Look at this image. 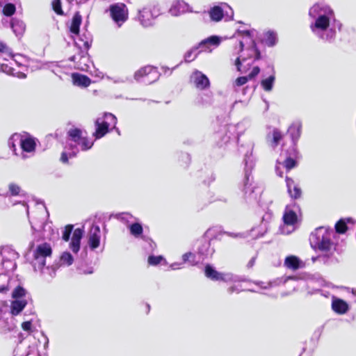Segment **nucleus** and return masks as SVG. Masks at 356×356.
<instances>
[{
    "label": "nucleus",
    "mask_w": 356,
    "mask_h": 356,
    "mask_svg": "<svg viewBox=\"0 0 356 356\" xmlns=\"http://www.w3.org/2000/svg\"><path fill=\"white\" fill-rule=\"evenodd\" d=\"M309 15L314 19L310 24L312 33L319 39L332 43L336 37V28H341V23L337 22L334 11L324 3L314 4L309 11Z\"/></svg>",
    "instance_id": "obj_1"
},
{
    "label": "nucleus",
    "mask_w": 356,
    "mask_h": 356,
    "mask_svg": "<svg viewBox=\"0 0 356 356\" xmlns=\"http://www.w3.org/2000/svg\"><path fill=\"white\" fill-rule=\"evenodd\" d=\"M254 145L250 143L248 144V150L245 154L243 163L244 179L240 186V189L243 192V197L245 202L249 205H254L259 203L262 189L253 181L251 175L252 170L255 165V158L253 156Z\"/></svg>",
    "instance_id": "obj_2"
},
{
    "label": "nucleus",
    "mask_w": 356,
    "mask_h": 356,
    "mask_svg": "<svg viewBox=\"0 0 356 356\" xmlns=\"http://www.w3.org/2000/svg\"><path fill=\"white\" fill-rule=\"evenodd\" d=\"M236 33L241 39L239 40L238 44L234 47V54L238 55L245 50L248 53L254 54V60H259L261 52L254 40L255 33H257L256 30L238 29Z\"/></svg>",
    "instance_id": "obj_3"
},
{
    "label": "nucleus",
    "mask_w": 356,
    "mask_h": 356,
    "mask_svg": "<svg viewBox=\"0 0 356 356\" xmlns=\"http://www.w3.org/2000/svg\"><path fill=\"white\" fill-rule=\"evenodd\" d=\"M83 136L82 131L78 128L70 129L67 131L66 145L60 156V161L63 163H67L70 158L76 156L79 152L78 145Z\"/></svg>",
    "instance_id": "obj_4"
},
{
    "label": "nucleus",
    "mask_w": 356,
    "mask_h": 356,
    "mask_svg": "<svg viewBox=\"0 0 356 356\" xmlns=\"http://www.w3.org/2000/svg\"><path fill=\"white\" fill-rule=\"evenodd\" d=\"M311 244L321 252H329L333 246L330 232L323 226L317 227L312 234Z\"/></svg>",
    "instance_id": "obj_5"
},
{
    "label": "nucleus",
    "mask_w": 356,
    "mask_h": 356,
    "mask_svg": "<svg viewBox=\"0 0 356 356\" xmlns=\"http://www.w3.org/2000/svg\"><path fill=\"white\" fill-rule=\"evenodd\" d=\"M111 220H117L121 222H139L137 218L128 212L115 214L97 212L89 216L85 222H106Z\"/></svg>",
    "instance_id": "obj_6"
},
{
    "label": "nucleus",
    "mask_w": 356,
    "mask_h": 356,
    "mask_svg": "<svg viewBox=\"0 0 356 356\" xmlns=\"http://www.w3.org/2000/svg\"><path fill=\"white\" fill-rule=\"evenodd\" d=\"M241 124H229L222 127L220 131L215 134V139L218 140V145L222 147L228 143H236L238 141L240 134L238 131Z\"/></svg>",
    "instance_id": "obj_7"
},
{
    "label": "nucleus",
    "mask_w": 356,
    "mask_h": 356,
    "mask_svg": "<svg viewBox=\"0 0 356 356\" xmlns=\"http://www.w3.org/2000/svg\"><path fill=\"white\" fill-rule=\"evenodd\" d=\"M10 140H18L19 142L22 149L20 157L24 160L29 157L26 154L27 153H33L35 150V140L28 133H24L23 135L14 134L11 136Z\"/></svg>",
    "instance_id": "obj_8"
},
{
    "label": "nucleus",
    "mask_w": 356,
    "mask_h": 356,
    "mask_svg": "<svg viewBox=\"0 0 356 356\" xmlns=\"http://www.w3.org/2000/svg\"><path fill=\"white\" fill-rule=\"evenodd\" d=\"M159 76L160 74L157 69L149 65L140 69L134 74V79L137 81L142 82L146 85L155 82L159 79Z\"/></svg>",
    "instance_id": "obj_9"
},
{
    "label": "nucleus",
    "mask_w": 356,
    "mask_h": 356,
    "mask_svg": "<svg viewBox=\"0 0 356 356\" xmlns=\"http://www.w3.org/2000/svg\"><path fill=\"white\" fill-rule=\"evenodd\" d=\"M109 12L111 17L118 27H120L128 19V9L123 3H116L111 5Z\"/></svg>",
    "instance_id": "obj_10"
},
{
    "label": "nucleus",
    "mask_w": 356,
    "mask_h": 356,
    "mask_svg": "<svg viewBox=\"0 0 356 356\" xmlns=\"http://www.w3.org/2000/svg\"><path fill=\"white\" fill-rule=\"evenodd\" d=\"M160 15L156 7L143 8L138 10V20L143 27H149L154 25V19Z\"/></svg>",
    "instance_id": "obj_11"
},
{
    "label": "nucleus",
    "mask_w": 356,
    "mask_h": 356,
    "mask_svg": "<svg viewBox=\"0 0 356 356\" xmlns=\"http://www.w3.org/2000/svg\"><path fill=\"white\" fill-rule=\"evenodd\" d=\"M11 58H13L11 49L0 40V71L4 73H13Z\"/></svg>",
    "instance_id": "obj_12"
},
{
    "label": "nucleus",
    "mask_w": 356,
    "mask_h": 356,
    "mask_svg": "<svg viewBox=\"0 0 356 356\" xmlns=\"http://www.w3.org/2000/svg\"><path fill=\"white\" fill-rule=\"evenodd\" d=\"M74 41L75 46L79 49V56L80 58H84L88 54V50L92 41L91 33L85 31L81 33V35H79L76 38H74Z\"/></svg>",
    "instance_id": "obj_13"
},
{
    "label": "nucleus",
    "mask_w": 356,
    "mask_h": 356,
    "mask_svg": "<svg viewBox=\"0 0 356 356\" xmlns=\"http://www.w3.org/2000/svg\"><path fill=\"white\" fill-rule=\"evenodd\" d=\"M256 60H254V54L248 53L246 56L238 54L235 59L234 65L238 72L245 74L250 70L252 64Z\"/></svg>",
    "instance_id": "obj_14"
},
{
    "label": "nucleus",
    "mask_w": 356,
    "mask_h": 356,
    "mask_svg": "<svg viewBox=\"0 0 356 356\" xmlns=\"http://www.w3.org/2000/svg\"><path fill=\"white\" fill-rule=\"evenodd\" d=\"M223 7H226L229 10V13L227 11H224V8L221 6H215L212 7L209 11V17L211 19L213 22H219L220 21L223 17L225 15L229 20L232 19L233 17L234 12L231 7H229L227 3L221 4Z\"/></svg>",
    "instance_id": "obj_15"
},
{
    "label": "nucleus",
    "mask_w": 356,
    "mask_h": 356,
    "mask_svg": "<svg viewBox=\"0 0 356 356\" xmlns=\"http://www.w3.org/2000/svg\"><path fill=\"white\" fill-rule=\"evenodd\" d=\"M190 81L200 90L207 89L210 86L209 78L202 72L196 70L191 75Z\"/></svg>",
    "instance_id": "obj_16"
},
{
    "label": "nucleus",
    "mask_w": 356,
    "mask_h": 356,
    "mask_svg": "<svg viewBox=\"0 0 356 356\" xmlns=\"http://www.w3.org/2000/svg\"><path fill=\"white\" fill-rule=\"evenodd\" d=\"M101 236L102 233L99 226L92 224L88 235V244L90 250H93L99 248Z\"/></svg>",
    "instance_id": "obj_17"
},
{
    "label": "nucleus",
    "mask_w": 356,
    "mask_h": 356,
    "mask_svg": "<svg viewBox=\"0 0 356 356\" xmlns=\"http://www.w3.org/2000/svg\"><path fill=\"white\" fill-rule=\"evenodd\" d=\"M52 254V248L49 243H43L38 245L33 252V258L35 260L42 259V264L45 265V258L51 257Z\"/></svg>",
    "instance_id": "obj_18"
},
{
    "label": "nucleus",
    "mask_w": 356,
    "mask_h": 356,
    "mask_svg": "<svg viewBox=\"0 0 356 356\" xmlns=\"http://www.w3.org/2000/svg\"><path fill=\"white\" fill-rule=\"evenodd\" d=\"M186 12H192L190 6L182 0H175L169 10L172 16H179Z\"/></svg>",
    "instance_id": "obj_19"
},
{
    "label": "nucleus",
    "mask_w": 356,
    "mask_h": 356,
    "mask_svg": "<svg viewBox=\"0 0 356 356\" xmlns=\"http://www.w3.org/2000/svg\"><path fill=\"white\" fill-rule=\"evenodd\" d=\"M83 228H76L73 231L71 242L70 243V248L75 254L78 253L80 250L81 240L83 236Z\"/></svg>",
    "instance_id": "obj_20"
},
{
    "label": "nucleus",
    "mask_w": 356,
    "mask_h": 356,
    "mask_svg": "<svg viewBox=\"0 0 356 356\" xmlns=\"http://www.w3.org/2000/svg\"><path fill=\"white\" fill-rule=\"evenodd\" d=\"M260 72V68L258 66H255L252 68V71L248 76H239L233 83L234 90L237 92L238 88L244 86L249 80L252 79Z\"/></svg>",
    "instance_id": "obj_21"
},
{
    "label": "nucleus",
    "mask_w": 356,
    "mask_h": 356,
    "mask_svg": "<svg viewBox=\"0 0 356 356\" xmlns=\"http://www.w3.org/2000/svg\"><path fill=\"white\" fill-rule=\"evenodd\" d=\"M284 266L288 269L293 271L302 268L305 266V264L296 255L287 256L284 261Z\"/></svg>",
    "instance_id": "obj_22"
},
{
    "label": "nucleus",
    "mask_w": 356,
    "mask_h": 356,
    "mask_svg": "<svg viewBox=\"0 0 356 356\" xmlns=\"http://www.w3.org/2000/svg\"><path fill=\"white\" fill-rule=\"evenodd\" d=\"M95 131L93 133V136L95 139H99L104 137L108 132L111 128L107 126L104 121H102V118H97L95 122Z\"/></svg>",
    "instance_id": "obj_23"
},
{
    "label": "nucleus",
    "mask_w": 356,
    "mask_h": 356,
    "mask_svg": "<svg viewBox=\"0 0 356 356\" xmlns=\"http://www.w3.org/2000/svg\"><path fill=\"white\" fill-rule=\"evenodd\" d=\"M205 276L213 281H224L225 275L215 270L210 264H207L204 268Z\"/></svg>",
    "instance_id": "obj_24"
},
{
    "label": "nucleus",
    "mask_w": 356,
    "mask_h": 356,
    "mask_svg": "<svg viewBox=\"0 0 356 356\" xmlns=\"http://www.w3.org/2000/svg\"><path fill=\"white\" fill-rule=\"evenodd\" d=\"M286 184L288 193L291 197L298 199L301 196V189L294 183V181L292 179L286 177Z\"/></svg>",
    "instance_id": "obj_25"
},
{
    "label": "nucleus",
    "mask_w": 356,
    "mask_h": 356,
    "mask_svg": "<svg viewBox=\"0 0 356 356\" xmlns=\"http://www.w3.org/2000/svg\"><path fill=\"white\" fill-rule=\"evenodd\" d=\"M221 42V39L219 36L217 35H211L203 40H202L199 44V47L202 49V51H207L209 49V46H215L218 47Z\"/></svg>",
    "instance_id": "obj_26"
},
{
    "label": "nucleus",
    "mask_w": 356,
    "mask_h": 356,
    "mask_svg": "<svg viewBox=\"0 0 356 356\" xmlns=\"http://www.w3.org/2000/svg\"><path fill=\"white\" fill-rule=\"evenodd\" d=\"M301 124L300 122L293 123L288 129V134L290 135L292 143H296L300 136Z\"/></svg>",
    "instance_id": "obj_27"
},
{
    "label": "nucleus",
    "mask_w": 356,
    "mask_h": 356,
    "mask_svg": "<svg viewBox=\"0 0 356 356\" xmlns=\"http://www.w3.org/2000/svg\"><path fill=\"white\" fill-rule=\"evenodd\" d=\"M332 308L336 313L343 314L348 311V305L344 300L336 299L332 301Z\"/></svg>",
    "instance_id": "obj_28"
},
{
    "label": "nucleus",
    "mask_w": 356,
    "mask_h": 356,
    "mask_svg": "<svg viewBox=\"0 0 356 356\" xmlns=\"http://www.w3.org/2000/svg\"><path fill=\"white\" fill-rule=\"evenodd\" d=\"M10 27L17 36L22 35L25 31L24 23L18 19L13 18L10 21Z\"/></svg>",
    "instance_id": "obj_29"
},
{
    "label": "nucleus",
    "mask_w": 356,
    "mask_h": 356,
    "mask_svg": "<svg viewBox=\"0 0 356 356\" xmlns=\"http://www.w3.org/2000/svg\"><path fill=\"white\" fill-rule=\"evenodd\" d=\"M282 220L283 222H298V220H302L301 218H298L296 212L289 207H286Z\"/></svg>",
    "instance_id": "obj_30"
},
{
    "label": "nucleus",
    "mask_w": 356,
    "mask_h": 356,
    "mask_svg": "<svg viewBox=\"0 0 356 356\" xmlns=\"http://www.w3.org/2000/svg\"><path fill=\"white\" fill-rule=\"evenodd\" d=\"M81 21V15L79 14V13H76L72 17V23L70 26V31L72 33L79 35Z\"/></svg>",
    "instance_id": "obj_31"
},
{
    "label": "nucleus",
    "mask_w": 356,
    "mask_h": 356,
    "mask_svg": "<svg viewBox=\"0 0 356 356\" xmlns=\"http://www.w3.org/2000/svg\"><path fill=\"white\" fill-rule=\"evenodd\" d=\"M72 79L74 84L81 87H88L90 83V79L86 75L80 74H73Z\"/></svg>",
    "instance_id": "obj_32"
},
{
    "label": "nucleus",
    "mask_w": 356,
    "mask_h": 356,
    "mask_svg": "<svg viewBox=\"0 0 356 356\" xmlns=\"http://www.w3.org/2000/svg\"><path fill=\"white\" fill-rule=\"evenodd\" d=\"M26 300H15L11 302L10 313L13 316L18 315L26 307Z\"/></svg>",
    "instance_id": "obj_33"
},
{
    "label": "nucleus",
    "mask_w": 356,
    "mask_h": 356,
    "mask_svg": "<svg viewBox=\"0 0 356 356\" xmlns=\"http://www.w3.org/2000/svg\"><path fill=\"white\" fill-rule=\"evenodd\" d=\"M262 42L265 43L268 47H273L277 44V37L275 32L268 31L264 33L262 38Z\"/></svg>",
    "instance_id": "obj_34"
},
{
    "label": "nucleus",
    "mask_w": 356,
    "mask_h": 356,
    "mask_svg": "<svg viewBox=\"0 0 356 356\" xmlns=\"http://www.w3.org/2000/svg\"><path fill=\"white\" fill-rule=\"evenodd\" d=\"M201 51H202V50L200 49L198 44L193 47L184 54L185 62L190 63L194 60L197 56L198 54Z\"/></svg>",
    "instance_id": "obj_35"
},
{
    "label": "nucleus",
    "mask_w": 356,
    "mask_h": 356,
    "mask_svg": "<svg viewBox=\"0 0 356 356\" xmlns=\"http://www.w3.org/2000/svg\"><path fill=\"white\" fill-rule=\"evenodd\" d=\"M275 81V76L273 72V74L270 75L268 77L261 80V86L265 91L270 92L273 88Z\"/></svg>",
    "instance_id": "obj_36"
},
{
    "label": "nucleus",
    "mask_w": 356,
    "mask_h": 356,
    "mask_svg": "<svg viewBox=\"0 0 356 356\" xmlns=\"http://www.w3.org/2000/svg\"><path fill=\"white\" fill-rule=\"evenodd\" d=\"M99 118H102V121H104V123L109 127V128L115 129L117 118L113 114L111 113H104V115Z\"/></svg>",
    "instance_id": "obj_37"
},
{
    "label": "nucleus",
    "mask_w": 356,
    "mask_h": 356,
    "mask_svg": "<svg viewBox=\"0 0 356 356\" xmlns=\"http://www.w3.org/2000/svg\"><path fill=\"white\" fill-rule=\"evenodd\" d=\"M8 192L13 196L20 195L24 196L25 194L22 190L21 187L15 183H10L8 185Z\"/></svg>",
    "instance_id": "obj_38"
},
{
    "label": "nucleus",
    "mask_w": 356,
    "mask_h": 356,
    "mask_svg": "<svg viewBox=\"0 0 356 356\" xmlns=\"http://www.w3.org/2000/svg\"><path fill=\"white\" fill-rule=\"evenodd\" d=\"M93 144L94 142L92 140L88 139L86 136H83L78 147L79 146V149L82 151H87L93 146Z\"/></svg>",
    "instance_id": "obj_39"
},
{
    "label": "nucleus",
    "mask_w": 356,
    "mask_h": 356,
    "mask_svg": "<svg viewBox=\"0 0 356 356\" xmlns=\"http://www.w3.org/2000/svg\"><path fill=\"white\" fill-rule=\"evenodd\" d=\"M296 159H297L286 157L282 165L285 168L287 171H289L297 165Z\"/></svg>",
    "instance_id": "obj_40"
},
{
    "label": "nucleus",
    "mask_w": 356,
    "mask_h": 356,
    "mask_svg": "<svg viewBox=\"0 0 356 356\" xmlns=\"http://www.w3.org/2000/svg\"><path fill=\"white\" fill-rule=\"evenodd\" d=\"M282 134L277 129H273V140H272V147H275L280 143L281 139L282 138Z\"/></svg>",
    "instance_id": "obj_41"
},
{
    "label": "nucleus",
    "mask_w": 356,
    "mask_h": 356,
    "mask_svg": "<svg viewBox=\"0 0 356 356\" xmlns=\"http://www.w3.org/2000/svg\"><path fill=\"white\" fill-rule=\"evenodd\" d=\"M286 157L298 159L299 152L296 147V143H293L289 149L285 151Z\"/></svg>",
    "instance_id": "obj_42"
},
{
    "label": "nucleus",
    "mask_w": 356,
    "mask_h": 356,
    "mask_svg": "<svg viewBox=\"0 0 356 356\" xmlns=\"http://www.w3.org/2000/svg\"><path fill=\"white\" fill-rule=\"evenodd\" d=\"M12 65L15 63L17 66H22L25 65V62L26 61V58L22 54H13V58L10 59Z\"/></svg>",
    "instance_id": "obj_43"
},
{
    "label": "nucleus",
    "mask_w": 356,
    "mask_h": 356,
    "mask_svg": "<svg viewBox=\"0 0 356 356\" xmlns=\"http://www.w3.org/2000/svg\"><path fill=\"white\" fill-rule=\"evenodd\" d=\"M60 262L63 264L70 266L73 264L74 259L72 255L69 252H64L60 257Z\"/></svg>",
    "instance_id": "obj_44"
},
{
    "label": "nucleus",
    "mask_w": 356,
    "mask_h": 356,
    "mask_svg": "<svg viewBox=\"0 0 356 356\" xmlns=\"http://www.w3.org/2000/svg\"><path fill=\"white\" fill-rule=\"evenodd\" d=\"M35 203V207H36L37 210L44 214L46 217L49 216V213L47 209V207L44 204V203L39 200H33Z\"/></svg>",
    "instance_id": "obj_45"
},
{
    "label": "nucleus",
    "mask_w": 356,
    "mask_h": 356,
    "mask_svg": "<svg viewBox=\"0 0 356 356\" xmlns=\"http://www.w3.org/2000/svg\"><path fill=\"white\" fill-rule=\"evenodd\" d=\"M16 10L15 6L13 3H6L3 8V13L6 16H11L13 15Z\"/></svg>",
    "instance_id": "obj_46"
},
{
    "label": "nucleus",
    "mask_w": 356,
    "mask_h": 356,
    "mask_svg": "<svg viewBox=\"0 0 356 356\" xmlns=\"http://www.w3.org/2000/svg\"><path fill=\"white\" fill-rule=\"evenodd\" d=\"M25 289L21 286H17L13 291L12 297L13 298L17 299L25 296Z\"/></svg>",
    "instance_id": "obj_47"
},
{
    "label": "nucleus",
    "mask_w": 356,
    "mask_h": 356,
    "mask_svg": "<svg viewBox=\"0 0 356 356\" xmlns=\"http://www.w3.org/2000/svg\"><path fill=\"white\" fill-rule=\"evenodd\" d=\"M73 227H74V226L72 224H67L65 227V229H64V232H63V236H62V238L63 241H68L70 240V235L73 230Z\"/></svg>",
    "instance_id": "obj_48"
},
{
    "label": "nucleus",
    "mask_w": 356,
    "mask_h": 356,
    "mask_svg": "<svg viewBox=\"0 0 356 356\" xmlns=\"http://www.w3.org/2000/svg\"><path fill=\"white\" fill-rule=\"evenodd\" d=\"M8 291V281L5 275H0V293Z\"/></svg>",
    "instance_id": "obj_49"
},
{
    "label": "nucleus",
    "mask_w": 356,
    "mask_h": 356,
    "mask_svg": "<svg viewBox=\"0 0 356 356\" xmlns=\"http://www.w3.org/2000/svg\"><path fill=\"white\" fill-rule=\"evenodd\" d=\"M163 259L162 256H154L150 255L148 257L147 261L149 265L151 266H156L161 263V261Z\"/></svg>",
    "instance_id": "obj_50"
},
{
    "label": "nucleus",
    "mask_w": 356,
    "mask_h": 356,
    "mask_svg": "<svg viewBox=\"0 0 356 356\" xmlns=\"http://www.w3.org/2000/svg\"><path fill=\"white\" fill-rule=\"evenodd\" d=\"M130 231L132 234L139 236L143 232L141 224H131L130 226Z\"/></svg>",
    "instance_id": "obj_51"
},
{
    "label": "nucleus",
    "mask_w": 356,
    "mask_h": 356,
    "mask_svg": "<svg viewBox=\"0 0 356 356\" xmlns=\"http://www.w3.org/2000/svg\"><path fill=\"white\" fill-rule=\"evenodd\" d=\"M52 8L56 14L60 15L63 14V11L61 8L60 0H54L52 2Z\"/></svg>",
    "instance_id": "obj_52"
},
{
    "label": "nucleus",
    "mask_w": 356,
    "mask_h": 356,
    "mask_svg": "<svg viewBox=\"0 0 356 356\" xmlns=\"http://www.w3.org/2000/svg\"><path fill=\"white\" fill-rule=\"evenodd\" d=\"M336 232L339 234H343L348 230L347 224H335Z\"/></svg>",
    "instance_id": "obj_53"
},
{
    "label": "nucleus",
    "mask_w": 356,
    "mask_h": 356,
    "mask_svg": "<svg viewBox=\"0 0 356 356\" xmlns=\"http://www.w3.org/2000/svg\"><path fill=\"white\" fill-rule=\"evenodd\" d=\"M271 220H273V213L271 212H266L262 216L261 222H269Z\"/></svg>",
    "instance_id": "obj_54"
},
{
    "label": "nucleus",
    "mask_w": 356,
    "mask_h": 356,
    "mask_svg": "<svg viewBox=\"0 0 356 356\" xmlns=\"http://www.w3.org/2000/svg\"><path fill=\"white\" fill-rule=\"evenodd\" d=\"M13 73H6L7 74L12 75L13 76H16L19 79H25L26 77V74L22 72H15V69L13 67Z\"/></svg>",
    "instance_id": "obj_55"
},
{
    "label": "nucleus",
    "mask_w": 356,
    "mask_h": 356,
    "mask_svg": "<svg viewBox=\"0 0 356 356\" xmlns=\"http://www.w3.org/2000/svg\"><path fill=\"white\" fill-rule=\"evenodd\" d=\"M31 325L32 324L31 321H25L22 323V328L24 331H31Z\"/></svg>",
    "instance_id": "obj_56"
},
{
    "label": "nucleus",
    "mask_w": 356,
    "mask_h": 356,
    "mask_svg": "<svg viewBox=\"0 0 356 356\" xmlns=\"http://www.w3.org/2000/svg\"><path fill=\"white\" fill-rule=\"evenodd\" d=\"M207 97L206 99H204L202 97L201 98L200 103L202 104H211V95L208 93L204 95Z\"/></svg>",
    "instance_id": "obj_57"
},
{
    "label": "nucleus",
    "mask_w": 356,
    "mask_h": 356,
    "mask_svg": "<svg viewBox=\"0 0 356 356\" xmlns=\"http://www.w3.org/2000/svg\"><path fill=\"white\" fill-rule=\"evenodd\" d=\"M257 258V256L255 255L250 259V260L247 264L248 268H252L254 266Z\"/></svg>",
    "instance_id": "obj_58"
},
{
    "label": "nucleus",
    "mask_w": 356,
    "mask_h": 356,
    "mask_svg": "<svg viewBox=\"0 0 356 356\" xmlns=\"http://www.w3.org/2000/svg\"><path fill=\"white\" fill-rule=\"evenodd\" d=\"M336 222H339V223H341V222H355L353 219L350 217H348V218H341L340 219H339Z\"/></svg>",
    "instance_id": "obj_59"
},
{
    "label": "nucleus",
    "mask_w": 356,
    "mask_h": 356,
    "mask_svg": "<svg viewBox=\"0 0 356 356\" xmlns=\"http://www.w3.org/2000/svg\"><path fill=\"white\" fill-rule=\"evenodd\" d=\"M181 158H182L183 161L186 164L189 163V162L191 161V157H190V155L188 153H182L181 154Z\"/></svg>",
    "instance_id": "obj_60"
},
{
    "label": "nucleus",
    "mask_w": 356,
    "mask_h": 356,
    "mask_svg": "<svg viewBox=\"0 0 356 356\" xmlns=\"http://www.w3.org/2000/svg\"><path fill=\"white\" fill-rule=\"evenodd\" d=\"M191 257H194V254L191 252H186L183 254L182 259L184 262L189 261Z\"/></svg>",
    "instance_id": "obj_61"
},
{
    "label": "nucleus",
    "mask_w": 356,
    "mask_h": 356,
    "mask_svg": "<svg viewBox=\"0 0 356 356\" xmlns=\"http://www.w3.org/2000/svg\"><path fill=\"white\" fill-rule=\"evenodd\" d=\"M11 140V137L10 138L9 140H8V145L10 148V149H12L13 151V152L15 153V155H17V153L16 152V147H15V145L14 144V142L15 140Z\"/></svg>",
    "instance_id": "obj_62"
},
{
    "label": "nucleus",
    "mask_w": 356,
    "mask_h": 356,
    "mask_svg": "<svg viewBox=\"0 0 356 356\" xmlns=\"http://www.w3.org/2000/svg\"><path fill=\"white\" fill-rule=\"evenodd\" d=\"M21 202H22V206L23 209H24V211H26L27 215H29V207L27 202H26L24 200L19 202V203H21Z\"/></svg>",
    "instance_id": "obj_63"
},
{
    "label": "nucleus",
    "mask_w": 356,
    "mask_h": 356,
    "mask_svg": "<svg viewBox=\"0 0 356 356\" xmlns=\"http://www.w3.org/2000/svg\"><path fill=\"white\" fill-rule=\"evenodd\" d=\"M276 174L282 177L283 172L280 170V167L279 165H277L275 168Z\"/></svg>",
    "instance_id": "obj_64"
}]
</instances>
